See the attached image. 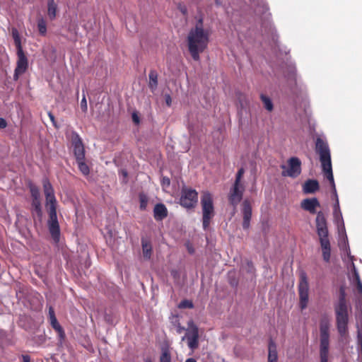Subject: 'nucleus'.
<instances>
[{
    "label": "nucleus",
    "instance_id": "nucleus-1",
    "mask_svg": "<svg viewBox=\"0 0 362 362\" xmlns=\"http://www.w3.org/2000/svg\"><path fill=\"white\" fill-rule=\"evenodd\" d=\"M315 150L316 153L319 155L324 176L329 180L332 187V193L336 199V202L334 205V216H337V210H339L340 216H341L332 173L331 153L329 145L325 140L320 137H317L315 141Z\"/></svg>",
    "mask_w": 362,
    "mask_h": 362
},
{
    "label": "nucleus",
    "instance_id": "nucleus-2",
    "mask_svg": "<svg viewBox=\"0 0 362 362\" xmlns=\"http://www.w3.org/2000/svg\"><path fill=\"white\" fill-rule=\"evenodd\" d=\"M209 38V33L204 30L203 21L201 18L198 21L195 27L190 30L187 38L189 52L194 61L199 60V54L208 46Z\"/></svg>",
    "mask_w": 362,
    "mask_h": 362
},
{
    "label": "nucleus",
    "instance_id": "nucleus-3",
    "mask_svg": "<svg viewBox=\"0 0 362 362\" xmlns=\"http://www.w3.org/2000/svg\"><path fill=\"white\" fill-rule=\"evenodd\" d=\"M334 312L336 315V326L339 334L344 337L348 334L349 312L348 305L346 300V292L344 287L339 288V300L334 305Z\"/></svg>",
    "mask_w": 362,
    "mask_h": 362
},
{
    "label": "nucleus",
    "instance_id": "nucleus-4",
    "mask_svg": "<svg viewBox=\"0 0 362 362\" xmlns=\"http://www.w3.org/2000/svg\"><path fill=\"white\" fill-rule=\"evenodd\" d=\"M316 229L322 252V257L325 262H329L331 257V245L329 239V231L326 218L322 211L317 214Z\"/></svg>",
    "mask_w": 362,
    "mask_h": 362
},
{
    "label": "nucleus",
    "instance_id": "nucleus-5",
    "mask_svg": "<svg viewBox=\"0 0 362 362\" xmlns=\"http://www.w3.org/2000/svg\"><path fill=\"white\" fill-rule=\"evenodd\" d=\"M11 35L16 47L17 62L14 70L13 80L18 81L20 76L26 72L28 69V59L23 49L21 39L18 30L13 28Z\"/></svg>",
    "mask_w": 362,
    "mask_h": 362
},
{
    "label": "nucleus",
    "instance_id": "nucleus-6",
    "mask_svg": "<svg viewBox=\"0 0 362 362\" xmlns=\"http://www.w3.org/2000/svg\"><path fill=\"white\" fill-rule=\"evenodd\" d=\"M46 203L48 206V228L50 235L55 243L59 241L60 228L57 216V200L54 193L45 194Z\"/></svg>",
    "mask_w": 362,
    "mask_h": 362
},
{
    "label": "nucleus",
    "instance_id": "nucleus-7",
    "mask_svg": "<svg viewBox=\"0 0 362 362\" xmlns=\"http://www.w3.org/2000/svg\"><path fill=\"white\" fill-rule=\"evenodd\" d=\"M46 203L48 206V228L50 235L55 243L59 241L60 228L57 216V200L54 193L45 194Z\"/></svg>",
    "mask_w": 362,
    "mask_h": 362
},
{
    "label": "nucleus",
    "instance_id": "nucleus-8",
    "mask_svg": "<svg viewBox=\"0 0 362 362\" xmlns=\"http://www.w3.org/2000/svg\"><path fill=\"white\" fill-rule=\"evenodd\" d=\"M201 206L202 210V226L204 230H207L211 220L215 215L214 199L209 191L202 192L201 196Z\"/></svg>",
    "mask_w": 362,
    "mask_h": 362
},
{
    "label": "nucleus",
    "instance_id": "nucleus-9",
    "mask_svg": "<svg viewBox=\"0 0 362 362\" xmlns=\"http://www.w3.org/2000/svg\"><path fill=\"white\" fill-rule=\"evenodd\" d=\"M198 202V192L190 187H183L180 192V204L187 209H194Z\"/></svg>",
    "mask_w": 362,
    "mask_h": 362
},
{
    "label": "nucleus",
    "instance_id": "nucleus-10",
    "mask_svg": "<svg viewBox=\"0 0 362 362\" xmlns=\"http://www.w3.org/2000/svg\"><path fill=\"white\" fill-rule=\"evenodd\" d=\"M187 326L186 334L182 337V341L187 339L189 348L194 351L199 347V329L193 320H189L187 322Z\"/></svg>",
    "mask_w": 362,
    "mask_h": 362
},
{
    "label": "nucleus",
    "instance_id": "nucleus-11",
    "mask_svg": "<svg viewBox=\"0 0 362 362\" xmlns=\"http://www.w3.org/2000/svg\"><path fill=\"white\" fill-rule=\"evenodd\" d=\"M288 167L281 165V168L283 169L281 175L284 177H289L296 178L301 173V161L298 157H291L287 160Z\"/></svg>",
    "mask_w": 362,
    "mask_h": 362
},
{
    "label": "nucleus",
    "instance_id": "nucleus-12",
    "mask_svg": "<svg viewBox=\"0 0 362 362\" xmlns=\"http://www.w3.org/2000/svg\"><path fill=\"white\" fill-rule=\"evenodd\" d=\"M308 282L305 274H303L300 276L299 285H298V293H299V305L301 310H304L308 302Z\"/></svg>",
    "mask_w": 362,
    "mask_h": 362
},
{
    "label": "nucleus",
    "instance_id": "nucleus-13",
    "mask_svg": "<svg viewBox=\"0 0 362 362\" xmlns=\"http://www.w3.org/2000/svg\"><path fill=\"white\" fill-rule=\"evenodd\" d=\"M245 191V186L243 184L236 185L233 183L232 187L228 193V202L234 208L241 202L243 193Z\"/></svg>",
    "mask_w": 362,
    "mask_h": 362
},
{
    "label": "nucleus",
    "instance_id": "nucleus-14",
    "mask_svg": "<svg viewBox=\"0 0 362 362\" xmlns=\"http://www.w3.org/2000/svg\"><path fill=\"white\" fill-rule=\"evenodd\" d=\"M71 144L76 160H85V148L79 134L73 132L71 134Z\"/></svg>",
    "mask_w": 362,
    "mask_h": 362
},
{
    "label": "nucleus",
    "instance_id": "nucleus-15",
    "mask_svg": "<svg viewBox=\"0 0 362 362\" xmlns=\"http://www.w3.org/2000/svg\"><path fill=\"white\" fill-rule=\"evenodd\" d=\"M242 214L243 218V228L244 230H247L250 228L252 218V206L248 199H245L242 204Z\"/></svg>",
    "mask_w": 362,
    "mask_h": 362
},
{
    "label": "nucleus",
    "instance_id": "nucleus-16",
    "mask_svg": "<svg viewBox=\"0 0 362 362\" xmlns=\"http://www.w3.org/2000/svg\"><path fill=\"white\" fill-rule=\"evenodd\" d=\"M49 319L50 322V325L56 331L58 334L59 338L60 340H64L66 334L64 329L59 323L54 313V308L52 307H49Z\"/></svg>",
    "mask_w": 362,
    "mask_h": 362
},
{
    "label": "nucleus",
    "instance_id": "nucleus-17",
    "mask_svg": "<svg viewBox=\"0 0 362 362\" xmlns=\"http://www.w3.org/2000/svg\"><path fill=\"white\" fill-rule=\"evenodd\" d=\"M320 206V202L315 197L305 199L300 203L301 208L311 214H316V208Z\"/></svg>",
    "mask_w": 362,
    "mask_h": 362
},
{
    "label": "nucleus",
    "instance_id": "nucleus-18",
    "mask_svg": "<svg viewBox=\"0 0 362 362\" xmlns=\"http://www.w3.org/2000/svg\"><path fill=\"white\" fill-rule=\"evenodd\" d=\"M320 189V185L317 180L308 179L303 185V192L305 194H314Z\"/></svg>",
    "mask_w": 362,
    "mask_h": 362
},
{
    "label": "nucleus",
    "instance_id": "nucleus-19",
    "mask_svg": "<svg viewBox=\"0 0 362 362\" xmlns=\"http://www.w3.org/2000/svg\"><path fill=\"white\" fill-rule=\"evenodd\" d=\"M153 216L156 221H162L168 216V210L163 204H157L153 209Z\"/></svg>",
    "mask_w": 362,
    "mask_h": 362
},
{
    "label": "nucleus",
    "instance_id": "nucleus-20",
    "mask_svg": "<svg viewBox=\"0 0 362 362\" xmlns=\"http://www.w3.org/2000/svg\"><path fill=\"white\" fill-rule=\"evenodd\" d=\"M278 353L276 343L271 339L268 345V362H277Z\"/></svg>",
    "mask_w": 362,
    "mask_h": 362
},
{
    "label": "nucleus",
    "instance_id": "nucleus-21",
    "mask_svg": "<svg viewBox=\"0 0 362 362\" xmlns=\"http://www.w3.org/2000/svg\"><path fill=\"white\" fill-rule=\"evenodd\" d=\"M329 337H320V358H328L329 355Z\"/></svg>",
    "mask_w": 362,
    "mask_h": 362
},
{
    "label": "nucleus",
    "instance_id": "nucleus-22",
    "mask_svg": "<svg viewBox=\"0 0 362 362\" xmlns=\"http://www.w3.org/2000/svg\"><path fill=\"white\" fill-rule=\"evenodd\" d=\"M57 8L58 6L54 0H47V16L50 21L56 18Z\"/></svg>",
    "mask_w": 362,
    "mask_h": 362
},
{
    "label": "nucleus",
    "instance_id": "nucleus-23",
    "mask_svg": "<svg viewBox=\"0 0 362 362\" xmlns=\"http://www.w3.org/2000/svg\"><path fill=\"white\" fill-rule=\"evenodd\" d=\"M141 246L144 257L146 259H149L152 254V245L149 240L142 238Z\"/></svg>",
    "mask_w": 362,
    "mask_h": 362
},
{
    "label": "nucleus",
    "instance_id": "nucleus-24",
    "mask_svg": "<svg viewBox=\"0 0 362 362\" xmlns=\"http://www.w3.org/2000/svg\"><path fill=\"white\" fill-rule=\"evenodd\" d=\"M148 87L152 92H154L158 87V74L155 70H151L148 74Z\"/></svg>",
    "mask_w": 362,
    "mask_h": 362
},
{
    "label": "nucleus",
    "instance_id": "nucleus-25",
    "mask_svg": "<svg viewBox=\"0 0 362 362\" xmlns=\"http://www.w3.org/2000/svg\"><path fill=\"white\" fill-rule=\"evenodd\" d=\"M32 215L33 217L37 216L40 220L42 216L40 199L32 201Z\"/></svg>",
    "mask_w": 362,
    "mask_h": 362
},
{
    "label": "nucleus",
    "instance_id": "nucleus-26",
    "mask_svg": "<svg viewBox=\"0 0 362 362\" xmlns=\"http://www.w3.org/2000/svg\"><path fill=\"white\" fill-rule=\"evenodd\" d=\"M329 323L327 319H322L320 323V337H329Z\"/></svg>",
    "mask_w": 362,
    "mask_h": 362
},
{
    "label": "nucleus",
    "instance_id": "nucleus-27",
    "mask_svg": "<svg viewBox=\"0 0 362 362\" xmlns=\"http://www.w3.org/2000/svg\"><path fill=\"white\" fill-rule=\"evenodd\" d=\"M37 29L39 33L42 36H45L47 34V23L46 21L42 18H37Z\"/></svg>",
    "mask_w": 362,
    "mask_h": 362
},
{
    "label": "nucleus",
    "instance_id": "nucleus-28",
    "mask_svg": "<svg viewBox=\"0 0 362 362\" xmlns=\"http://www.w3.org/2000/svg\"><path fill=\"white\" fill-rule=\"evenodd\" d=\"M76 163L78 166L79 170L84 175H88L90 173L88 165L86 163L85 160H77Z\"/></svg>",
    "mask_w": 362,
    "mask_h": 362
},
{
    "label": "nucleus",
    "instance_id": "nucleus-29",
    "mask_svg": "<svg viewBox=\"0 0 362 362\" xmlns=\"http://www.w3.org/2000/svg\"><path fill=\"white\" fill-rule=\"evenodd\" d=\"M260 98L264 104V108L269 112L272 111L274 106L271 99L264 94L260 95Z\"/></svg>",
    "mask_w": 362,
    "mask_h": 362
},
{
    "label": "nucleus",
    "instance_id": "nucleus-30",
    "mask_svg": "<svg viewBox=\"0 0 362 362\" xmlns=\"http://www.w3.org/2000/svg\"><path fill=\"white\" fill-rule=\"evenodd\" d=\"M139 202H140V206H139L140 209L142 211L145 210L146 209L148 202V197L144 193H140L139 195Z\"/></svg>",
    "mask_w": 362,
    "mask_h": 362
},
{
    "label": "nucleus",
    "instance_id": "nucleus-31",
    "mask_svg": "<svg viewBox=\"0 0 362 362\" xmlns=\"http://www.w3.org/2000/svg\"><path fill=\"white\" fill-rule=\"evenodd\" d=\"M30 192L32 197L33 200H39L40 199V194L37 187L35 185H31L30 186Z\"/></svg>",
    "mask_w": 362,
    "mask_h": 362
},
{
    "label": "nucleus",
    "instance_id": "nucleus-32",
    "mask_svg": "<svg viewBox=\"0 0 362 362\" xmlns=\"http://www.w3.org/2000/svg\"><path fill=\"white\" fill-rule=\"evenodd\" d=\"M178 308L180 309H185V308H193L194 304L192 300L185 299L182 300L178 305Z\"/></svg>",
    "mask_w": 362,
    "mask_h": 362
},
{
    "label": "nucleus",
    "instance_id": "nucleus-33",
    "mask_svg": "<svg viewBox=\"0 0 362 362\" xmlns=\"http://www.w3.org/2000/svg\"><path fill=\"white\" fill-rule=\"evenodd\" d=\"M160 362H171V356L168 350H165L162 352L160 356Z\"/></svg>",
    "mask_w": 362,
    "mask_h": 362
},
{
    "label": "nucleus",
    "instance_id": "nucleus-34",
    "mask_svg": "<svg viewBox=\"0 0 362 362\" xmlns=\"http://www.w3.org/2000/svg\"><path fill=\"white\" fill-rule=\"evenodd\" d=\"M245 173V170L243 168H240L238 170V173L235 175V182L234 183H235L236 185H240V184H243L241 182V180L243 178V176Z\"/></svg>",
    "mask_w": 362,
    "mask_h": 362
},
{
    "label": "nucleus",
    "instance_id": "nucleus-35",
    "mask_svg": "<svg viewBox=\"0 0 362 362\" xmlns=\"http://www.w3.org/2000/svg\"><path fill=\"white\" fill-rule=\"evenodd\" d=\"M43 188H44V192L45 195L51 193H54V189L52 187V185L48 180H45L43 182Z\"/></svg>",
    "mask_w": 362,
    "mask_h": 362
},
{
    "label": "nucleus",
    "instance_id": "nucleus-36",
    "mask_svg": "<svg viewBox=\"0 0 362 362\" xmlns=\"http://www.w3.org/2000/svg\"><path fill=\"white\" fill-rule=\"evenodd\" d=\"M80 107L83 112H84V113L87 112V111H88L87 100L86 98V95L84 94L83 95V98L81 100Z\"/></svg>",
    "mask_w": 362,
    "mask_h": 362
},
{
    "label": "nucleus",
    "instance_id": "nucleus-37",
    "mask_svg": "<svg viewBox=\"0 0 362 362\" xmlns=\"http://www.w3.org/2000/svg\"><path fill=\"white\" fill-rule=\"evenodd\" d=\"M352 266H353L352 273H353L354 280L356 281V283L361 281L359 274L355 267L354 264H352Z\"/></svg>",
    "mask_w": 362,
    "mask_h": 362
},
{
    "label": "nucleus",
    "instance_id": "nucleus-38",
    "mask_svg": "<svg viewBox=\"0 0 362 362\" xmlns=\"http://www.w3.org/2000/svg\"><path fill=\"white\" fill-rule=\"evenodd\" d=\"M165 101L168 107H170L172 105V98L170 94H165Z\"/></svg>",
    "mask_w": 362,
    "mask_h": 362
},
{
    "label": "nucleus",
    "instance_id": "nucleus-39",
    "mask_svg": "<svg viewBox=\"0 0 362 362\" xmlns=\"http://www.w3.org/2000/svg\"><path fill=\"white\" fill-rule=\"evenodd\" d=\"M52 123L53 124V125L56 127V128H58V126L57 124V122L55 120V117L54 116V115L51 112H48L47 113Z\"/></svg>",
    "mask_w": 362,
    "mask_h": 362
},
{
    "label": "nucleus",
    "instance_id": "nucleus-40",
    "mask_svg": "<svg viewBox=\"0 0 362 362\" xmlns=\"http://www.w3.org/2000/svg\"><path fill=\"white\" fill-rule=\"evenodd\" d=\"M132 120L133 122L136 124H139L140 122V119H139V117L138 115V114L136 112H133L132 113Z\"/></svg>",
    "mask_w": 362,
    "mask_h": 362
},
{
    "label": "nucleus",
    "instance_id": "nucleus-41",
    "mask_svg": "<svg viewBox=\"0 0 362 362\" xmlns=\"http://www.w3.org/2000/svg\"><path fill=\"white\" fill-rule=\"evenodd\" d=\"M7 126V122L5 119L0 117V128L4 129Z\"/></svg>",
    "mask_w": 362,
    "mask_h": 362
},
{
    "label": "nucleus",
    "instance_id": "nucleus-42",
    "mask_svg": "<svg viewBox=\"0 0 362 362\" xmlns=\"http://www.w3.org/2000/svg\"><path fill=\"white\" fill-rule=\"evenodd\" d=\"M356 284V288L359 294L362 295V282L358 281Z\"/></svg>",
    "mask_w": 362,
    "mask_h": 362
},
{
    "label": "nucleus",
    "instance_id": "nucleus-43",
    "mask_svg": "<svg viewBox=\"0 0 362 362\" xmlns=\"http://www.w3.org/2000/svg\"><path fill=\"white\" fill-rule=\"evenodd\" d=\"M187 329H185L184 327L181 326L180 323H178L177 326V332L178 334H181L183 331H186Z\"/></svg>",
    "mask_w": 362,
    "mask_h": 362
},
{
    "label": "nucleus",
    "instance_id": "nucleus-44",
    "mask_svg": "<svg viewBox=\"0 0 362 362\" xmlns=\"http://www.w3.org/2000/svg\"><path fill=\"white\" fill-rule=\"evenodd\" d=\"M23 362H30V357L28 355L22 356Z\"/></svg>",
    "mask_w": 362,
    "mask_h": 362
},
{
    "label": "nucleus",
    "instance_id": "nucleus-45",
    "mask_svg": "<svg viewBox=\"0 0 362 362\" xmlns=\"http://www.w3.org/2000/svg\"><path fill=\"white\" fill-rule=\"evenodd\" d=\"M171 275L173 276V277H176L177 275V272L176 270H172L171 271Z\"/></svg>",
    "mask_w": 362,
    "mask_h": 362
},
{
    "label": "nucleus",
    "instance_id": "nucleus-46",
    "mask_svg": "<svg viewBox=\"0 0 362 362\" xmlns=\"http://www.w3.org/2000/svg\"><path fill=\"white\" fill-rule=\"evenodd\" d=\"M185 362H197V361L193 358H187Z\"/></svg>",
    "mask_w": 362,
    "mask_h": 362
},
{
    "label": "nucleus",
    "instance_id": "nucleus-47",
    "mask_svg": "<svg viewBox=\"0 0 362 362\" xmlns=\"http://www.w3.org/2000/svg\"><path fill=\"white\" fill-rule=\"evenodd\" d=\"M163 183H167L168 185H170V180L169 178H163Z\"/></svg>",
    "mask_w": 362,
    "mask_h": 362
},
{
    "label": "nucleus",
    "instance_id": "nucleus-48",
    "mask_svg": "<svg viewBox=\"0 0 362 362\" xmlns=\"http://www.w3.org/2000/svg\"><path fill=\"white\" fill-rule=\"evenodd\" d=\"M320 362H328V358H320Z\"/></svg>",
    "mask_w": 362,
    "mask_h": 362
},
{
    "label": "nucleus",
    "instance_id": "nucleus-49",
    "mask_svg": "<svg viewBox=\"0 0 362 362\" xmlns=\"http://www.w3.org/2000/svg\"><path fill=\"white\" fill-rule=\"evenodd\" d=\"M339 216H340V214H339V210H337V216H334V218H339Z\"/></svg>",
    "mask_w": 362,
    "mask_h": 362
},
{
    "label": "nucleus",
    "instance_id": "nucleus-50",
    "mask_svg": "<svg viewBox=\"0 0 362 362\" xmlns=\"http://www.w3.org/2000/svg\"><path fill=\"white\" fill-rule=\"evenodd\" d=\"M182 12L183 13H185V12H186V9H185H185H182Z\"/></svg>",
    "mask_w": 362,
    "mask_h": 362
},
{
    "label": "nucleus",
    "instance_id": "nucleus-51",
    "mask_svg": "<svg viewBox=\"0 0 362 362\" xmlns=\"http://www.w3.org/2000/svg\"><path fill=\"white\" fill-rule=\"evenodd\" d=\"M123 175H124V176H127V172H123Z\"/></svg>",
    "mask_w": 362,
    "mask_h": 362
},
{
    "label": "nucleus",
    "instance_id": "nucleus-52",
    "mask_svg": "<svg viewBox=\"0 0 362 362\" xmlns=\"http://www.w3.org/2000/svg\"><path fill=\"white\" fill-rule=\"evenodd\" d=\"M148 362H151V361H148Z\"/></svg>",
    "mask_w": 362,
    "mask_h": 362
}]
</instances>
